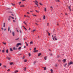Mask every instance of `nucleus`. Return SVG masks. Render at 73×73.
I'll return each mask as SVG.
<instances>
[{
  "label": "nucleus",
  "mask_w": 73,
  "mask_h": 73,
  "mask_svg": "<svg viewBox=\"0 0 73 73\" xmlns=\"http://www.w3.org/2000/svg\"><path fill=\"white\" fill-rule=\"evenodd\" d=\"M36 48L35 47L34 49V53H36V52H38V50H36Z\"/></svg>",
  "instance_id": "nucleus-1"
},
{
  "label": "nucleus",
  "mask_w": 73,
  "mask_h": 73,
  "mask_svg": "<svg viewBox=\"0 0 73 73\" xmlns=\"http://www.w3.org/2000/svg\"><path fill=\"white\" fill-rule=\"evenodd\" d=\"M21 45V43H19L17 44L16 46H17V47H18V46H19V45Z\"/></svg>",
  "instance_id": "nucleus-2"
},
{
  "label": "nucleus",
  "mask_w": 73,
  "mask_h": 73,
  "mask_svg": "<svg viewBox=\"0 0 73 73\" xmlns=\"http://www.w3.org/2000/svg\"><path fill=\"white\" fill-rule=\"evenodd\" d=\"M35 4L36 5H37V6H38V2H37V1L36 0H35Z\"/></svg>",
  "instance_id": "nucleus-3"
},
{
  "label": "nucleus",
  "mask_w": 73,
  "mask_h": 73,
  "mask_svg": "<svg viewBox=\"0 0 73 73\" xmlns=\"http://www.w3.org/2000/svg\"><path fill=\"white\" fill-rule=\"evenodd\" d=\"M73 62H70L68 64V65H71L72 64H73Z\"/></svg>",
  "instance_id": "nucleus-4"
},
{
  "label": "nucleus",
  "mask_w": 73,
  "mask_h": 73,
  "mask_svg": "<svg viewBox=\"0 0 73 73\" xmlns=\"http://www.w3.org/2000/svg\"><path fill=\"white\" fill-rule=\"evenodd\" d=\"M12 35L13 36H15V33L14 32H12Z\"/></svg>",
  "instance_id": "nucleus-5"
},
{
  "label": "nucleus",
  "mask_w": 73,
  "mask_h": 73,
  "mask_svg": "<svg viewBox=\"0 0 73 73\" xmlns=\"http://www.w3.org/2000/svg\"><path fill=\"white\" fill-rule=\"evenodd\" d=\"M11 16H9L8 18V20L9 21H10V20L11 19Z\"/></svg>",
  "instance_id": "nucleus-6"
},
{
  "label": "nucleus",
  "mask_w": 73,
  "mask_h": 73,
  "mask_svg": "<svg viewBox=\"0 0 73 73\" xmlns=\"http://www.w3.org/2000/svg\"><path fill=\"white\" fill-rule=\"evenodd\" d=\"M7 59H8L9 60H11V58H9L8 56H7Z\"/></svg>",
  "instance_id": "nucleus-7"
},
{
  "label": "nucleus",
  "mask_w": 73,
  "mask_h": 73,
  "mask_svg": "<svg viewBox=\"0 0 73 73\" xmlns=\"http://www.w3.org/2000/svg\"><path fill=\"white\" fill-rule=\"evenodd\" d=\"M13 50H17V48H15V47H14L13 48Z\"/></svg>",
  "instance_id": "nucleus-8"
},
{
  "label": "nucleus",
  "mask_w": 73,
  "mask_h": 73,
  "mask_svg": "<svg viewBox=\"0 0 73 73\" xmlns=\"http://www.w3.org/2000/svg\"><path fill=\"white\" fill-rule=\"evenodd\" d=\"M41 53H39L38 54V56H40V55H41Z\"/></svg>",
  "instance_id": "nucleus-9"
},
{
  "label": "nucleus",
  "mask_w": 73,
  "mask_h": 73,
  "mask_svg": "<svg viewBox=\"0 0 73 73\" xmlns=\"http://www.w3.org/2000/svg\"><path fill=\"white\" fill-rule=\"evenodd\" d=\"M25 43L26 44L27 46H28V43H27V42H25Z\"/></svg>",
  "instance_id": "nucleus-10"
},
{
  "label": "nucleus",
  "mask_w": 73,
  "mask_h": 73,
  "mask_svg": "<svg viewBox=\"0 0 73 73\" xmlns=\"http://www.w3.org/2000/svg\"><path fill=\"white\" fill-rule=\"evenodd\" d=\"M33 44V42L31 41L30 42V45H31V44Z\"/></svg>",
  "instance_id": "nucleus-11"
},
{
  "label": "nucleus",
  "mask_w": 73,
  "mask_h": 73,
  "mask_svg": "<svg viewBox=\"0 0 73 73\" xmlns=\"http://www.w3.org/2000/svg\"><path fill=\"white\" fill-rule=\"evenodd\" d=\"M10 51H13V50L12 49V48H10Z\"/></svg>",
  "instance_id": "nucleus-12"
},
{
  "label": "nucleus",
  "mask_w": 73,
  "mask_h": 73,
  "mask_svg": "<svg viewBox=\"0 0 73 73\" xmlns=\"http://www.w3.org/2000/svg\"><path fill=\"white\" fill-rule=\"evenodd\" d=\"M46 58H47V56L44 57V60H47Z\"/></svg>",
  "instance_id": "nucleus-13"
},
{
  "label": "nucleus",
  "mask_w": 73,
  "mask_h": 73,
  "mask_svg": "<svg viewBox=\"0 0 73 73\" xmlns=\"http://www.w3.org/2000/svg\"><path fill=\"white\" fill-rule=\"evenodd\" d=\"M71 7V5H70L69 7H68L69 8V9L70 10V11H71V9H70V7Z\"/></svg>",
  "instance_id": "nucleus-14"
},
{
  "label": "nucleus",
  "mask_w": 73,
  "mask_h": 73,
  "mask_svg": "<svg viewBox=\"0 0 73 73\" xmlns=\"http://www.w3.org/2000/svg\"><path fill=\"white\" fill-rule=\"evenodd\" d=\"M19 72V71L17 70H16L15 71V73H17V72Z\"/></svg>",
  "instance_id": "nucleus-15"
},
{
  "label": "nucleus",
  "mask_w": 73,
  "mask_h": 73,
  "mask_svg": "<svg viewBox=\"0 0 73 73\" xmlns=\"http://www.w3.org/2000/svg\"><path fill=\"white\" fill-rule=\"evenodd\" d=\"M26 67H25V68H24L23 70H24V71H25V70H26Z\"/></svg>",
  "instance_id": "nucleus-16"
},
{
  "label": "nucleus",
  "mask_w": 73,
  "mask_h": 73,
  "mask_svg": "<svg viewBox=\"0 0 73 73\" xmlns=\"http://www.w3.org/2000/svg\"><path fill=\"white\" fill-rule=\"evenodd\" d=\"M56 36H54V38H55V40H57V39L56 38Z\"/></svg>",
  "instance_id": "nucleus-17"
},
{
  "label": "nucleus",
  "mask_w": 73,
  "mask_h": 73,
  "mask_svg": "<svg viewBox=\"0 0 73 73\" xmlns=\"http://www.w3.org/2000/svg\"><path fill=\"white\" fill-rule=\"evenodd\" d=\"M44 70H46V67H45L44 68Z\"/></svg>",
  "instance_id": "nucleus-18"
},
{
  "label": "nucleus",
  "mask_w": 73,
  "mask_h": 73,
  "mask_svg": "<svg viewBox=\"0 0 73 73\" xmlns=\"http://www.w3.org/2000/svg\"><path fill=\"white\" fill-rule=\"evenodd\" d=\"M43 19H44V20H45V15L44 16Z\"/></svg>",
  "instance_id": "nucleus-19"
},
{
  "label": "nucleus",
  "mask_w": 73,
  "mask_h": 73,
  "mask_svg": "<svg viewBox=\"0 0 73 73\" xmlns=\"http://www.w3.org/2000/svg\"><path fill=\"white\" fill-rule=\"evenodd\" d=\"M13 62H11V63H10V64L11 65H12L13 64Z\"/></svg>",
  "instance_id": "nucleus-20"
},
{
  "label": "nucleus",
  "mask_w": 73,
  "mask_h": 73,
  "mask_svg": "<svg viewBox=\"0 0 73 73\" xmlns=\"http://www.w3.org/2000/svg\"><path fill=\"white\" fill-rule=\"evenodd\" d=\"M50 56H53V54L50 53Z\"/></svg>",
  "instance_id": "nucleus-21"
},
{
  "label": "nucleus",
  "mask_w": 73,
  "mask_h": 73,
  "mask_svg": "<svg viewBox=\"0 0 73 73\" xmlns=\"http://www.w3.org/2000/svg\"><path fill=\"white\" fill-rule=\"evenodd\" d=\"M10 29V28L9 27H8V31L9 32V30Z\"/></svg>",
  "instance_id": "nucleus-22"
},
{
  "label": "nucleus",
  "mask_w": 73,
  "mask_h": 73,
  "mask_svg": "<svg viewBox=\"0 0 73 73\" xmlns=\"http://www.w3.org/2000/svg\"><path fill=\"white\" fill-rule=\"evenodd\" d=\"M24 62H27V60H24Z\"/></svg>",
  "instance_id": "nucleus-23"
},
{
  "label": "nucleus",
  "mask_w": 73,
  "mask_h": 73,
  "mask_svg": "<svg viewBox=\"0 0 73 73\" xmlns=\"http://www.w3.org/2000/svg\"><path fill=\"white\" fill-rule=\"evenodd\" d=\"M6 52V53H8V49L7 50Z\"/></svg>",
  "instance_id": "nucleus-24"
},
{
  "label": "nucleus",
  "mask_w": 73,
  "mask_h": 73,
  "mask_svg": "<svg viewBox=\"0 0 73 73\" xmlns=\"http://www.w3.org/2000/svg\"><path fill=\"white\" fill-rule=\"evenodd\" d=\"M50 71L51 73L53 72V70L51 69L50 70Z\"/></svg>",
  "instance_id": "nucleus-25"
},
{
  "label": "nucleus",
  "mask_w": 73,
  "mask_h": 73,
  "mask_svg": "<svg viewBox=\"0 0 73 73\" xmlns=\"http://www.w3.org/2000/svg\"><path fill=\"white\" fill-rule=\"evenodd\" d=\"M19 38L16 39L15 40H19Z\"/></svg>",
  "instance_id": "nucleus-26"
},
{
  "label": "nucleus",
  "mask_w": 73,
  "mask_h": 73,
  "mask_svg": "<svg viewBox=\"0 0 73 73\" xmlns=\"http://www.w3.org/2000/svg\"><path fill=\"white\" fill-rule=\"evenodd\" d=\"M48 36H50V33H48Z\"/></svg>",
  "instance_id": "nucleus-27"
},
{
  "label": "nucleus",
  "mask_w": 73,
  "mask_h": 73,
  "mask_svg": "<svg viewBox=\"0 0 73 73\" xmlns=\"http://www.w3.org/2000/svg\"><path fill=\"white\" fill-rule=\"evenodd\" d=\"M23 23H24L25 24V25H27V24L26 23H25V21L23 22Z\"/></svg>",
  "instance_id": "nucleus-28"
},
{
  "label": "nucleus",
  "mask_w": 73,
  "mask_h": 73,
  "mask_svg": "<svg viewBox=\"0 0 73 73\" xmlns=\"http://www.w3.org/2000/svg\"><path fill=\"white\" fill-rule=\"evenodd\" d=\"M44 11H46V9L45 7L44 8Z\"/></svg>",
  "instance_id": "nucleus-29"
},
{
  "label": "nucleus",
  "mask_w": 73,
  "mask_h": 73,
  "mask_svg": "<svg viewBox=\"0 0 73 73\" xmlns=\"http://www.w3.org/2000/svg\"><path fill=\"white\" fill-rule=\"evenodd\" d=\"M3 44H4V45H6V43H5L4 42H3Z\"/></svg>",
  "instance_id": "nucleus-30"
},
{
  "label": "nucleus",
  "mask_w": 73,
  "mask_h": 73,
  "mask_svg": "<svg viewBox=\"0 0 73 73\" xmlns=\"http://www.w3.org/2000/svg\"><path fill=\"white\" fill-rule=\"evenodd\" d=\"M21 7H24V5H22L20 6Z\"/></svg>",
  "instance_id": "nucleus-31"
},
{
  "label": "nucleus",
  "mask_w": 73,
  "mask_h": 73,
  "mask_svg": "<svg viewBox=\"0 0 73 73\" xmlns=\"http://www.w3.org/2000/svg\"><path fill=\"white\" fill-rule=\"evenodd\" d=\"M24 58H25V57H24V56H23V57H22V59H23H23H24Z\"/></svg>",
  "instance_id": "nucleus-32"
},
{
  "label": "nucleus",
  "mask_w": 73,
  "mask_h": 73,
  "mask_svg": "<svg viewBox=\"0 0 73 73\" xmlns=\"http://www.w3.org/2000/svg\"><path fill=\"white\" fill-rule=\"evenodd\" d=\"M58 61L59 62H61V60H58Z\"/></svg>",
  "instance_id": "nucleus-33"
},
{
  "label": "nucleus",
  "mask_w": 73,
  "mask_h": 73,
  "mask_svg": "<svg viewBox=\"0 0 73 73\" xmlns=\"http://www.w3.org/2000/svg\"><path fill=\"white\" fill-rule=\"evenodd\" d=\"M35 11L37 13H38V12H38V11L37 10H35Z\"/></svg>",
  "instance_id": "nucleus-34"
},
{
  "label": "nucleus",
  "mask_w": 73,
  "mask_h": 73,
  "mask_svg": "<svg viewBox=\"0 0 73 73\" xmlns=\"http://www.w3.org/2000/svg\"><path fill=\"white\" fill-rule=\"evenodd\" d=\"M35 31H36V30H33V32H35Z\"/></svg>",
  "instance_id": "nucleus-35"
},
{
  "label": "nucleus",
  "mask_w": 73,
  "mask_h": 73,
  "mask_svg": "<svg viewBox=\"0 0 73 73\" xmlns=\"http://www.w3.org/2000/svg\"><path fill=\"white\" fill-rule=\"evenodd\" d=\"M67 64V63H66L64 65V66H66V65Z\"/></svg>",
  "instance_id": "nucleus-36"
},
{
  "label": "nucleus",
  "mask_w": 73,
  "mask_h": 73,
  "mask_svg": "<svg viewBox=\"0 0 73 73\" xmlns=\"http://www.w3.org/2000/svg\"><path fill=\"white\" fill-rule=\"evenodd\" d=\"M66 59H64V62H66Z\"/></svg>",
  "instance_id": "nucleus-37"
},
{
  "label": "nucleus",
  "mask_w": 73,
  "mask_h": 73,
  "mask_svg": "<svg viewBox=\"0 0 73 73\" xmlns=\"http://www.w3.org/2000/svg\"><path fill=\"white\" fill-rule=\"evenodd\" d=\"M2 52H3V53H4V52H5L4 50H2Z\"/></svg>",
  "instance_id": "nucleus-38"
},
{
  "label": "nucleus",
  "mask_w": 73,
  "mask_h": 73,
  "mask_svg": "<svg viewBox=\"0 0 73 73\" xmlns=\"http://www.w3.org/2000/svg\"><path fill=\"white\" fill-rule=\"evenodd\" d=\"M3 67H4V68H6V67L5 66H4Z\"/></svg>",
  "instance_id": "nucleus-39"
},
{
  "label": "nucleus",
  "mask_w": 73,
  "mask_h": 73,
  "mask_svg": "<svg viewBox=\"0 0 73 73\" xmlns=\"http://www.w3.org/2000/svg\"><path fill=\"white\" fill-rule=\"evenodd\" d=\"M39 4H40V5H42V4H41V3H39Z\"/></svg>",
  "instance_id": "nucleus-40"
},
{
  "label": "nucleus",
  "mask_w": 73,
  "mask_h": 73,
  "mask_svg": "<svg viewBox=\"0 0 73 73\" xmlns=\"http://www.w3.org/2000/svg\"><path fill=\"white\" fill-rule=\"evenodd\" d=\"M20 49H21V47H19V48L18 49H19V50H20Z\"/></svg>",
  "instance_id": "nucleus-41"
},
{
  "label": "nucleus",
  "mask_w": 73,
  "mask_h": 73,
  "mask_svg": "<svg viewBox=\"0 0 73 73\" xmlns=\"http://www.w3.org/2000/svg\"><path fill=\"white\" fill-rule=\"evenodd\" d=\"M11 17V18H12V19H14V18H13V17H12L11 16H10Z\"/></svg>",
  "instance_id": "nucleus-42"
},
{
  "label": "nucleus",
  "mask_w": 73,
  "mask_h": 73,
  "mask_svg": "<svg viewBox=\"0 0 73 73\" xmlns=\"http://www.w3.org/2000/svg\"><path fill=\"white\" fill-rule=\"evenodd\" d=\"M55 66H56V67H57V64H55Z\"/></svg>",
  "instance_id": "nucleus-43"
},
{
  "label": "nucleus",
  "mask_w": 73,
  "mask_h": 73,
  "mask_svg": "<svg viewBox=\"0 0 73 73\" xmlns=\"http://www.w3.org/2000/svg\"><path fill=\"white\" fill-rule=\"evenodd\" d=\"M11 4L12 5H13V6H15V4H14L13 3H11Z\"/></svg>",
  "instance_id": "nucleus-44"
},
{
  "label": "nucleus",
  "mask_w": 73,
  "mask_h": 73,
  "mask_svg": "<svg viewBox=\"0 0 73 73\" xmlns=\"http://www.w3.org/2000/svg\"><path fill=\"white\" fill-rule=\"evenodd\" d=\"M49 23H48L47 24V26H49Z\"/></svg>",
  "instance_id": "nucleus-45"
},
{
  "label": "nucleus",
  "mask_w": 73,
  "mask_h": 73,
  "mask_svg": "<svg viewBox=\"0 0 73 73\" xmlns=\"http://www.w3.org/2000/svg\"><path fill=\"white\" fill-rule=\"evenodd\" d=\"M36 61H35L34 62V64H35V63H36Z\"/></svg>",
  "instance_id": "nucleus-46"
},
{
  "label": "nucleus",
  "mask_w": 73,
  "mask_h": 73,
  "mask_svg": "<svg viewBox=\"0 0 73 73\" xmlns=\"http://www.w3.org/2000/svg\"><path fill=\"white\" fill-rule=\"evenodd\" d=\"M24 29H25L26 31H27V29H26V28H25V27H24Z\"/></svg>",
  "instance_id": "nucleus-47"
},
{
  "label": "nucleus",
  "mask_w": 73,
  "mask_h": 73,
  "mask_svg": "<svg viewBox=\"0 0 73 73\" xmlns=\"http://www.w3.org/2000/svg\"><path fill=\"white\" fill-rule=\"evenodd\" d=\"M19 5H20V4H21V2H19Z\"/></svg>",
  "instance_id": "nucleus-48"
},
{
  "label": "nucleus",
  "mask_w": 73,
  "mask_h": 73,
  "mask_svg": "<svg viewBox=\"0 0 73 73\" xmlns=\"http://www.w3.org/2000/svg\"><path fill=\"white\" fill-rule=\"evenodd\" d=\"M10 70V69H9L8 70H7V71H9Z\"/></svg>",
  "instance_id": "nucleus-49"
},
{
  "label": "nucleus",
  "mask_w": 73,
  "mask_h": 73,
  "mask_svg": "<svg viewBox=\"0 0 73 73\" xmlns=\"http://www.w3.org/2000/svg\"><path fill=\"white\" fill-rule=\"evenodd\" d=\"M57 1H58V2H59L60 1L59 0H57Z\"/></svg>",
  "instance_id": "nucleus-50"
},
{
  "label": "nucleus",
  "mask_w": 73,
  "mask_h": 73,
  "mask_svg": "<svg viewBox=\"0 0 73 73\" xmlns=\"http://www.w3.org/2000/svg\"><path fill=\"white\" fill-rule=\"evenodd\" d=\"M12 32V31L11 30H10V33H11Z\"/></svg>",
  "instance_id": "nucleus-51"
},
{
  "label": "nucleus",
  "mask_w": 73,
  "mask_h": 73,
  "mask_svg": "<svg viewBox=\"0 0 73 73\" xmlns=\"http://www.w3.org/2000/svg\"><path fill=\"white\" fill-rule=\"evenodd\" d=\"M29 56H31V54H30V53L29 54Z\"/></svg>",
  "instance_id": "nucleus-52"
},
{
  "label": "nucleus",
  "mask_w": 73,
  "mask_h": 73,
  "mask_svg": "<svg viewBox=\"0 0 73 73\" xmlns=\"http://www.w3.org/2000/svg\"><path fill=\"white\" fill-rule=\"evenodd\" d=\"M50 8H51V9H53V7H52L51 6L50 7Z\"/></svg>",
  "instance_id": "nucleus-53"
},
{
  "label": "nucleus",
  "mask_w": 73,
  "mask_h": 73,
  "mask_svg": "<svg viewBox=\"0 0 73 73\" xmlns=\"http://www.w3.org/2000/svg\"><path fill=\"white\" fill-rule=\"evenodd\" d=\"M26 47V46H24V48H25Z\"/></svg>",
  "instance_id": "nucleus-54"
},
{
  "label": "nucleus",
  "mask_w": 73,
  "mask_h": 73,
  "mask_svg": "<svg viewBox=\"0 0 73 73\" xmlns=\"http://www.w3.org/2000/svg\"><path fill=\"white\" fill-rule=\"evenodd\" d=\"M11 15H12V16H14V15H13V14H11Z\"/></svg>",
  "instance_id": "nucleus-55"
},
{
  "label": "nucleus",
  "mask_w": 73,
  "mask_h": 73,
  "mask_svg": "<svg viewBox=\"0 0 73 73\" xmlns=\"http://www.w3.org/2000/svg\"><path fill=\"white\" fill-rule=\"evenodd\" d=\"M52 39L53 40H54V37L52 38Z\"/></svg>",
  "instance_id": "nucleus-56"
},
{
  "label": "nucleus",
  "mask_w": 73,
  "mask_h": 73,
  "mask_svg": "<svg viewBox=\"0 0 73 73\" xmlns=\"http://www.w3.org/2000/svg\"><path fill=\"white\" fill-rule=\"evenodd\" d=\"M33 15L34 16H36L35 15H34L33 14Z\"/></svg>",
  "instance_id": "nucleus-57"
},
{
  "label": "nucleus",
  "mask_w": 73,
  "mask_h": 73,
  "mask_svg": "<svg viewBox=\"0 0 73 73\" xmlns=\"http://www.w3.org/2000/svg\"><path fill=\"white\" fill-rule=\"evenodd\" d=\"M27 13L28 14H29V13L28 12H27Z\"/></svg>",
  "instance_id": "nucleus-58"
},
{
  "label": "nucleus",
  "mask_w": 73,
  "mask_h": 73,
  "mask_svg": "<svg viewBox=\"0 0 73 73\" xmlns=\"http://www.w3.org/2000/svg\"><path fill=\"white\" fill-rule=\"evenodd\" d=\"M13 22H15V21L14 20H13Z\"/></svg>",
  "instance_id": "nucleus-59"
},
{
  "label": "nucleus",
  "mask_w": 73,
  "mask_h": 73,
  "mask_svg": "<svg viewBox=\"0 0 73 73\" xmlns=\"http://www.w3.org/2000/svg\"><path fill=\"white\" fill-rule=\"evenodd\" d=\"M65 14L66 15H68V14L66 13H65Z\"/></svg>",
  "instance_id": "nucleus-60"
},
{
  "label": "nucleus",
  "mask_w": 73,
  "mask_h": 73,
  "mask_svg": "<svg viewBox=\"0 0 73 73\" xmlns=\"http://www.w3.org/2000/svg\"><path fill=\"white\" fill-rule=\"evenodd\" d=\"M17 32H19V31H18V30H17Z\"/></svg>",
  "instance_id": "nucleus-61"
},
{
  "label": "nucleus",
  "mask_w": 73,
  "mask_h": 73,
  "mask_svg": "<svg viewBox=\"0 0 73 73\" xmlns=\"http://www.w3.org/2000/svg\"><path fill=\"white\" fill-rule=\"evenodd\" d=\"M22 27H23L24 28H25V27L24 26H23Z\"/></svg>",
  "instance_id": "nucleus-62"
},
{
  "label": "nucleus",
  "mask_w": 73,
  "mask_h": 73,
  "mask_svg": "<svg viewBox=\"0 0 73 73\" xmlns=\"http://www.w3.org/2000/svg\"><path fill=\"white\" fill-rule=\"evenodd\" d=\"M63 62H64V60H63Z\"/></svg>",
  "instance_id": "nucleus-63"
},
{
  "label": "nucleus",
  "mask_w": 73,
  "mask_h": 73,
  "mask_svg": "<svg viewBox=\"0 0 73 73\" xmlns=\"http://www.w3.org/2000/svg\"><path fill=\"white\" fill-rule=\"evenodd\" d=\"M0 66H1V64L0 63Z\"/></svg>",
  "instance_id": "nucleus-64"
}]
</instances>
